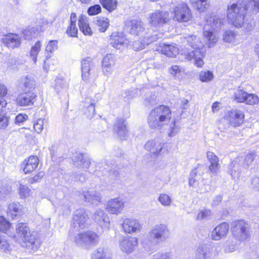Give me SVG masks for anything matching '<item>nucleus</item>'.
<instances>
[{"label":"nucleus","instance_id":"obj_36","mask_svg":"<svg viewBox=\"0 0 259 259\" xmlns=\"http://www.w3.org/2000/svg\"><path fill=\"white\" fill-rule=\"evenodd\" d=\"M209 249L206 245H200L196 250L195 259H207Z\"/></svg>","mask_w":259,"mask_h":259},{"label":"nucleus","instance_id":"obj_37","mask_svg":"<svg viewBox=\"0 0 259 259\" xmlns=\"http://www.w3.org/2000/svg\"><path fill=\"white\" fill-rule=\"evenodd\" d=\"M162 54L169 57H174L178 54V49L170 45L163 46L161 49Z\"/></svg>","mask_w":259,"mask_h":259},{"label":"nucleus","instance_id":"obj_44","mask_svg":"<svg viewBox=\"0 0 259 259\" xmlns=\"http://www.w3.org/2000/svg\"><path fill=\"white\" fill-rule=\"evenodd\" d=\"M213 74L210 71H201L199 72V77L202 82H209L213 79Z\"/></svg>","mask_w":259,"mask_h":259},{"label":"nucleus","instance_id":"obj_14","mask_svg":"<svg viewBox=\"0 0 259 259\" xmlns=\"http://www.w3.org/2000/svg\"><path fill=\"white\" fill-rule=\"evenodd\" d=\"M124 201L119 197L111 199L106 204V209L110 214L118 215L124 207Z\"/></svg>","mask_w":259,"mask_h":259},{"label":"nucleus","instance_id":"obj_16","mask_svg":"<svg viewBox=\"0 0 259 259\" xmlns=\"http://www.w3.org/2000/svg\"><path fill=\"white\" fill-rule=\"evenodd\" d=\"M168 19V12L157 11L150 15L149 22L152 26L156 27L166 23Z\"/></svg>","mask_w":259,"mask_h":259},{"label":"nucleus","instance_id":"obj_48","mask_svg":"<svg viewBox=\"0 0 259 259\" xmlns=\"http://www.w3.org/2000/svg\"><path fill=\"white\" fill-rule=\"evenodd\" d=\"M245 100L244 103L248 105H254L258 103V97L253 94L247 93V96H246Z\"/></svg>","mask_w":259,"mask_h":259},{"label":"nucleus","instance_id":"obj_46","mask_svg":"<svg viewBox=\"0 0 259 259\" xmlns=\"http://www.w3.org/2000/svg\"><path fill=\"white\" fill-rule=\"evenodd\" d=\"M194 7L200 12H203L208 7L207 0H198L193 3Z\"/></svg>","mask_w":259,"mask_h":259},{"label":"nucleus","instance_id":"obj_49","mask_svg":"<svg viewBox=\"0 0 259 259\" xmlns=\"http://www.w3.org/2000/svg\"><path fill=\"white\" fill-rule=\"evenodd\" d=\"M184 71V69L183 67H180L178 65H172L169 68V72L173 76H178L180 75L182 72Z\"/></svg>","mask_w":259,"mask_h":259},{"label":"nucleus","instance_id":"obj_17","mask_svg":"<svg viewBox=\"0 0 259 259\" xmlns=\"http://www.w3.org/2000/svg\"><path fill=\"white\" fill-rule=\"evenodd\" d=\"M113 131L114 134L120 139H125L128 134L125 120L122 118H117L113 125Z\"/></svg>","mask_w":259,"mask_h":259},{"label":"nucleus","instance_id":"obj_35","mask_svg":"<svg viewBox=\"0 0 259 259\" xmlns=\"http://www.w3.org/2000/svg\"><path fill=\"white\" fill-rule=\"evenodd\" d=\"M204 29L203 34L206 44L208 45L209 48H211L217 42L218 38L212 31L206 30V27H205Z\"/></svg>","mask_w":259,"mask_h":259},{"label":"nucleus","instance_id":"obj_43","mask_svg":"<svg viewBox=\"0 0 259 259\" xmlns=\"http://www.w3.org/2000/svg\"><path fill=\"white\" fill-rule=\"evenodd\" d=\"M247 93L242 90L238 89L234 94L233 97L235 101L238 103H244Z\"/></svg>","mask_w":259,"mask_h":259},{"label":"nucleus","instance_id":"obj_58","mask_svg":"<svg viewBox=\"0 0 259 259\" xmlns=\"http://www.w3.org/2000/svg\"><path fill=\"white\" fill-rule=\"evenodd\" d=\"M9 123V118L4 115L0 114V130H5Z\"/></svg>","mask_w":259,"mask_h":259},{"label":"nucleus","instance_id":"obj_60","mask_svg":"<svg viewBox=\"0 0 259 259\" xmlns=\"http://www.w3.org/2000/svg\"><path fill=\"white\" fill-rule=\"evenodd\" d=\"M101 7L99 5H95L90 7L88 10L89 15H95L101 12Z\"/></svg>","mask_w":259,"mask_h":259},{"label":"nucleus","instance_id":"obj_23","mask_svg":"<svg viewBox=\"0 0 259 259\" xmlns=\"http://www.w3.org/2000/svg\"><path fill=\"white\" fill-rule=\"evenodd\" d=\"M3 42L10 49L18 48L20 46L21 37L16 33H8L2 38Z\"/></svg>","mask_w":259,"mask_h":259},{"label":"nucleus","instance_id":"obj_15","mask_svg":"<svg viewBox=\"0 0 259 259\" xmlns=\"http://www.w3.org/2000/svg\"><path fill=\"white\" fill-rule=\"evenodd\" d=\"M138 245V239L133 237H124L119 241V248L124 253L130 254Z\"/></svg>","mask_w":259,"mask_h":259},{"label":"nucleus","instance_id":"obj_45","mask_svg":"<svg viewBox=\"0 0 259 259\" xmlns=\"http://www.w3.org/2000/svg\"><path fill=\"white\" fill-rule=\"evenodd\" d=\"M158 201L164 206H169L172 202L170 197L167 194H160L158 198Z\"/></svg>","mask_w":259,"mask_h":259},{"label":"nucleus","instance_id":"obj_11","mask_svg":"<svg viewBox=\"0 0 259 259\" xmlns=\"http://www.w3.org/2000/svg\"><path fill=\"white\" fill-rule=\"evenodd\" d=\"M176 19L179 22H187L192 17L191 11L188 5L184 3L179 4L174 9Z\"/></svg>","mask_w":259,"mask_h":259},{"label":"nucleus","instance_id":"obj_42","mask_svg":"<svg viewBox=\"0 0 259 259\" xmlns=\"http://www.w3.org/2000/svg\"><path fill=\"white\" fill-rule=\"evenodd\" d=\"M41 43L39 41H37L34 46H33L30 52V56L33 60L34 63L37 61V56L40 50Z\"/></svg>","mask_w":259,"mask_h":259},{"label":"nucleus","instance_id":"obj_12","mask_svg":"<svg viewBox=\"0 0 259 259\" xmlns=\"http://www.w3.org/2000/svg\"><path fill=\"white\" fill-rule=\"evenodd\" d=\"M125 29L130 34L139 36L145 31L143 22L140 20H128L125 22Z\"/></svg>","mask_w":259,"mask_h":259},{"label":"nucleus","instance_id":"obj_28","mask_svg":"<svg viewBox=\"0 0 259 259\" xmlns=\"http://www.w3.org/2000/svg\"><path fill=\"white\" fill-rule=\"evenodd\" d=\"M84 200L91 202L93 204L101 201V197L100 193L95 190H88L83 193Z\"/></svg>","mask_w":259,"mask_h":259},{"label":"nucleus","instance_id":"obj_52","mask_svg":"<svg viewBox=\"0 0 259 259\" xmlns=\"http://www.w3.org/2000/svg\"><path fill=\"white\" fill-rule=\"evenodd\" d=\"M10 223L4 217H0V231L5 233L10 228Z\"/></svg>","mask_w":259,"mask_h":259},{"label":"nucleus","instance_id":"obj_5","mask_svg":"<svg viewBox=\"0 0 259 259\" xmlns=\"http://www.w3.org/2000/svg\"><path fill=\"white\" fill-rule=\"evenodd\" d=\"M69 236L77 246L84 247L95 245L99 240V236L91 231L75 234L74 231H70Z\"/></svg>","mask_w":259,"mask_h":259},{"label":"nucleus","instance_id":"obj_22","mask_svg":"<svg viewBox=\"0 0 259 259\" xmlns=\"http://www.w3.org/2000/svg\"><path fill=\"white\" fill-rule=\"evenodd\" d=\"M115 60L113 55L109 54L104 57L102 61V70L105 76H109L113 72Z\"/></svg>","mask_w":259,"mask_h":259},{"label":"nucleus","instance_id":"obj_20","mask_svg":"<svg viewBox=\"0 0 259 259\" xmlns=\"http://www.w3.org/2000/svg\"><path fill=\"white\" fill-rule=\"evenodd\" d=\"M36 94L32 92H26L19 95L16 99L17 104L20 106H32L36 99Z\"/></svg>","mask_w":259,"mask_h":259},{"label":"nucleus","instance_id":"obj_27","mask_svg":"<svg viewBox=\"0 0 259 259\" xmlns=\"http://www.w3.org/2000/svg\"><path fill=\"white\" fill-rule=\"evenodd\" d=\"M112 253L108 248H98L92 254V259H112Z\"/></svg>","mask_w":259,"mask_h":259},{"label":"nucleus","instance_id":"obj_64","mask_svg":"<svg viewBox=\"0 0 259 259\" xmlns=\"http://www.w3.org/2000/svg\"><path fill=\"white\" fill-rule=\"evenodd\" d=\"M251 187L255 191H259V176H255L251 179Z\"/></svg>","mask_w":259,"mask_h":259},{"label":"nucleus","instance_id":"obj_50","mask_svg":"<svg viewBox=\"0 0 259 259\" xmlns=\"http://www.w3.org/2000/svg\"><path fill=\"white\" fill-rule=\"evenodd\" d=\"M12 191L11 187L9 186L0 187V199H3L10 195Z\"/></svg>","mask_w":259,"mask_h":259},{"label":"nucleus","instance_id":"obj_61","mask_svg":"<svg viewBox=\"0 0 259 259\" xmlns=\"http://www.w3.org/2000/svg\"><path fill=\"white\" fill-rule=\"evenodd\" d=\"M102 228L108 229L110 226V220L107 214L97 223Z\"/></svg>","mask_w":259,"mask_h":259},{"label":"nucleus","instance_id":"obj_54","mask_svg":"<svg viewBox=\"0 0 259 259\" xmlns=\"http://www.w3.org/2000/svg\"><path fill=\"white\" fill-rule=\"evenodd\" d=\"M78 29L76 24L70 23L69 27L67 28L66 32L67 34L72 37H77Z\"/></svg>","mask_w":259,"mask_h":259},{"label":"nucleus","instance_id":"obj_56","mask_svg":"<svg viewBox=\"0 0 259 259\" xmlns=\"http://www.w3.org/2000/svg\"><path fill=\"white\" fill-rule=\"evenodd\" d=\"M211 215V211L209 209H203L200 210L197 214V219L202 220L207 219Z\"/></svg>","mask_w":259,"mask_h":259},{"label":"nucleus","instance_id":"obj_4","mask_svg":"<svg viewBox=\"0 0 259 259\" xmlns=\"http://www.w3.org/2000/svg\"><path fill=\"white\" fill-rule=\"evenodd\" d=\"M247 7L244 4H233L227 8V18L233 26L237 28L242 27L244 24L245 16Z\"/></svg>","mask_w":259,"mask_h":259},{"label":"nucleus","instance_id":"obj_47","mask_svg":"<svg viewBox=\"0 0 259 259\" xmlns=\"http://www.w3.org/2000/svg\"><path fill=\"white\" fill-rule=\"evenodd\" d=\"M10 244L6 237L0 235V251L7 252L10 250Z\"/></svg>","mask_w":259,"mask_h":259},{"label":"nucleus","instance_id":"obj_30","mask_svg":"<svg viewBox=\"0 0 259 259\" xmlns=\"http://www.w3.org/2000/svg\"><path fill=\"white\" fill-rule=\"evenodd\" d=\"M207 157L210 163L209 169L212 173H216L219 169V158L212 152L207 153Z\"/></svg>","mask_w":259,"mask_h":259},{"label":"nucleus","instance_id":"obj_51","mask_svg":"<svg viewBox=\"0 0 259 259\" xmlns=\"http://www.w3.org/2000/svg\"><path fill=\"white\" fill-rule=\"evenodd\" d=\"M45 121L44 119L39 118L34 122L33 127L37 133H40L42 132Z\"/></svg>","mask_w":259,"mask_h":259},{"label":"nucleus","instance_id":"obj_8","mask_svg":"<svg viewBox=\"0 0 259 259\" xmlns=\"http://www.w3.org/2000/svg\"><path fill=\"white\" fill-rule=\"evenodd\" d=\"M251 227L243 220L234 221L232 224V232L233 237L240 241L246 240L250 237Z\"/></svg>","mask_w":259,"mask_h":259},{"label":"nucleus","instance_id":"obj_33","mask_svg":"<svg viewBox=\"0 0 259 259\" xmlns=\"http://www.w3.org/2000/svg\"><path fill=\"white\" fill-rule=\"evenodd\" d=\"M22 208L20 203L18 202H12L10 203L8 207V215L14 219L15 217L19 215L21 213Z\"/></svg>","mask_w":259,"mask_h":259},{"label":"nucleus","instance_id":"obj_31","mask_svg":"<svg viewBox=\"0 0 259 259\" xmlns=\"http://www.w3.org/2000/svg\"><path fill=\"white\" fill-rule=\"evenodd\" d=\"M125 38L117 33H113L110 36V42L111 46L116 49H120L125 42Z\"/></svg>","mask_w":259,"mask_h":259},{"label":"nucleus","instance_id":"obj_10","mask_svg":"<svg viewBox=\"0 0 259 259\" xmlns=\"http://www.w3.org/2000/svg\"><path fill=\"white\" fill-rule=\"evenodd\" d=\"M89 217L84 209L77 210L73 215L71 231L77 232L79 229H83L88 225Z\"/></svg>","mask_w":259,"mask_h":259},{"label":"nucleus","instance_id":"obj_21","mask_svg":"<svg viewBox=\"0 0 259 259\" xmlns=\"http://www.w3.org/2000/svg\"><path fill=\"white\" fill-rule=\"evenodd\" d=\"M229 225L224 222L217 226L212 230L211 234V239L218 241L225 237L229 232Z\"/></svg>","mask_w":259,"mask_h":259},{"label":"nucleus","instance_id":"obj_2","mask_svg":"<svg viewBox=\"0 0 259 259\" xmlns=\"http://www.w3.org/2000/svg\"><path fill=\"white\" fill-rule=\"evenodd\" d=\"M193 50L185 48L183 50V55L188 60H194V64L198 67H202L205 50L202 42L194 35H187L184 37Z\"/></svg>","mask_w":259,"mask_h":259},{"label":"nucleus","instance_id":"obj_55","mask_svg":"<svg viewBox=\"0 0 259 259\" xmlns=\"http://www.w3.org/2000/svg\"><path fill=\"white\" fill-rule=\"evenodd\" d=\"M236 34L232 31H227L223 35V39L227 42H232L235 38Z\"/></svg>","mask_w":259,"mask_h":259},{"label":"nucleus","instance_id":"obj_32","mask_svg":"<svg viewBox=\"0 0 259 259\" xmlns=\"http://www.w3.org/2000/svg\"><path fill=\"white\" fill-rule=\"evenodd\" d=\"M78 25L80 31L85 35H91L92 31L89 26L87 17L84 15H81L78 20Z\"/></svg>","mask_w":259,"mask_h":259},{"label":"nucleus","instance_id":"obj_63","mask_svg":"<svg viewBox=\"0 0 259 259\" xmlns=\"http://www.w3.org/2000/svg\"><path fill=\"white\" fill-rule=\"evenodd\" d=\"M152 259H172L170 253H158L153 256Z\"/></svg>","mask_w":259,"mask_h":259},{"label":"nucleus","instance_id":"obj_7","mask_svg":"<svg viewBox=\"0 0 259 259\" xmlns=\"http://www.w3.org/2000/svg\"><path fill=\"white\" fill-rule=\"evenodd\" d=\"M255 153L247 154L244 157H238L232 162L230 166V174L234 179L239 177L240 167L247 168L252 162L255 157Z\"/></svg>","mask_w":259,"mask_h":259},{"label":"nucleus","instance_id":"obj_62","mask_svg":"<svg viewBox=\"0 0 259 259\" xmlns=\"http://www.w3.org/2000/svg\"><path fill=\"white\" fill-rule=\"evenodd\" d=\"M104 211V210L101 209H98L96 210V211L95 212L94 215V219L95 220V222L98 223L101 220L104 218V217L106 215Z\"/></svg>","mask_w":259,"mask_h":259},{"label":"nucleus","instance_id":"obj_3","mask_svg":"<svg viewBox=\"0 0 259 259\" xmlns=\"http://www.w3.org/2000/svg\"><path fill=\"white\" fill-rule=\"evenodd\" d=\"M171 119V112L168 107L162 105L151 111L148 116V124L152 130H161Z\"/></svg>","mask_w":259,"mask_h":259},{"label":"nucleus","instance_id":"obj_53","mask_svg":"<svg viewBox=\"0 0 259 259\" xmlns=\"http://www.w3.org/2000/svg\"><path fill=\"white\" fill-rule=\"evenodd\" d=\"M58 49V41L56 40H50L46 47L47 52L52 53Z\"/></svg>","mask_w":259,"mask_h":259},{"label":"nucleus","instance_id":"obj_19","mask_svg":"<svg viewBox=\"0 0 259 259\" xmlns=\"http://www.w3.org/2000/svg\"><path fill=\"white\" fill-rule=\"evenodd\" d=\"M163 144L159 139L149 140L144 145V148L151 156H157L163 149Z\"/></svg>","mask_w":259,"mask_h":259},{"label":"nucleus","instance_id":"obj_40","mask_svg":"<svg viewBox=\"0 0 259 259\" xmlns=\"http://www.w3.org/2000/svg\"><path fill=\"white\" fill-rule=\"evenodd\" d=\"M200 176L197 174L196 169H193L190 174L189 185L193 188H196L199 184Z\"/></svg>","mask_w":259,"mask_h":259},{"label":"nucleus","instance_id":"obj_13","mask_svg":"<svg viewBox=\"0 0 259 259\" xmlns=\"http://www.w3.org/2000/svg\"><path fill=\"white\" fill-rule=\"evenodd\" d=\"M81 77L82 79L86 81H90L92 78L91 70L95 66L93 59L87 57L83 58L81 61Z\"/></svg>","mask_w":259,"mask_h":259},{"label":"nucleus","instance_id":"obj_59","mask_svg":"<svg viewBox=\"0 0 259 259\" xmlns=\"http://www.w3.org/2000/svg\"><path fill=\"white\" fill-rule=\"evenodd\" d=\"M143 42L144 40L142 39L134 41L133 43V49L136 51L144 49L146 45Z\"/></svg>","mask_w":259,"mask_h":259},{"label":"nucleus","instance_id":"obj_29","mask_svg":"<svg viewBox=\"0 0 259 259\" xmlns=\"http://www.w3.org/2000/svg\"><path fill=\"white\" fill-rule=\"evenodd\" d=\"M22 88L25 92H31L35 85V80L31 76H25L21 78Z\"/></svg>","mask_w":259,"mask_h":259},{"label":"nucleus","instance_id":"obj_41","mask_svg":"<svg viewBox=\"0 0 259 259\" xmlns=\"http://www.w3.org/2000/svg\"><path fill=\"white\" fill-rule=\"evenodd\" d=\"M159 37V34L157 32H153L151 34L146 33L142 39L144 40V44L146 46L155 41Z\"/></svg>","mask_w":259,"mask_h":259},{"label":"nucleus","instance_id":"obj_38","mask_svg":"<svg viewBox=\"0 0 259 259\" xmlns=\"http://www.w3.org/2000/svg\"><path fill=\"white\" fill-rule=\"evenodd\" d=\"M17 192L20 197L24 199L30 196L31 190L26 185L19 183Z\"/></svg>","mask_w":259,"mask_h":259},{"label":"nucleus","instance_id":"obj_1","mask_svg":"<svg viewBox=\"0 0 259 259\" xmlns=\"http://www.w3.org/2000/svg\"><path fill=\"white\" fill-rule=\"evenodd\" d=\"M14 237L22 247L33 252L36 251L41 244L37 233L30 231L27 224L24 223H19L16 225V233Z\"/></svg>","mask_w":259,"mask_h":259},{"label":"nucleus","instance_id":"obj_57","mask_svg":"<svg viewBox=\"0 0 259 259\" xmlns=\"http://www.w3.org/2000/svg\"><path fill=\"white\" fill-rule=\"evenodd\" d=\"M68 86V84L66 81L58 78L56 80V84L55 88L57 91L59 92L61 89H66Z\"/></svg>","mask_w":259,"mask_h":259},{"label":"nucleus","instance_id":"obj_6","mask_svg":"<svg viewBox=\"0 0 259 259\" xmlns=\"http://www.w3.org/2000/svg\"><path fill=\"white\" fill-rule=\"evenodd\" d=\"M244 118V112L241 110L235 109L227 112L220 120V123L223 124L224 129H227L230 126L237 127L243 123Z\"/></svg>","mask_w":259,"mask_h":259},{"label":"nucleus","instance_id":"obj_9","mask_svg":"<svg viewBox=\"0 0 259 259\" xmlns=\"http://www.w3.org/2000/svg\"><path fill=\"white\" fill-rule=\"evenodd\" d=\"M169 235V231L165 224H157L154 226L149 233V237L157 243L165 241Z\"/></svg>","mask_w":259,"mask_h":259},{"label":"nucleus","instance_id":"obj_34","mask_svg":"<svg viewBox=\"0 0 259 259\" xmlns=\"http://www.w3.org/2000/svg\"><path fill=\"white\" fill-rule=\"evenodd\" d=\"M95 24L97 29L101 32H104L109 26V20L105 17L98 18Z\"/></svg>","mask_w":259,"mask_h":259},{"label":"nucleus","instance_id":"obj_18","mask_svg":"<svg viewBox=\"0 0 259 259\" xmlns=\"http://www.w3.org/2000/svg\"><path fill=\"white\" fill-rule=\"evenodd\" d=\"M123 231L127 234H132L140 231L141 225L136 219L125 218L122 223Z\"/></svg>","mask_w":259,"mask_h":259},{"label":"nucleus","instance_id":"obj_26","mask_svg":"<svg viewBox=\"0 0 259 259\" xmlns=\"http://www.w3.org/2000/svg\"><path fill=\"white\" fill-rule=\"evenodd\" d=\"M206 24L213 30H218L223 25V19L214 13L210 14L206 18Z\"/></svg>","mask_w":259,"mask_h":259},{"label":"nucleus","instance_id":"obj_39","mask_svg":"<svg viewBox=\"0 0 259 259\" xmlns=\"http://www.w3.org/2000/svg\"><path fill=\"white\" fill-rule=\"evenodd\" d=\"M100 3L105 9L110 12L114 10L117 5L116 0H100Z\"/></svg>","mask_w":259,"mask_h":259},{"label":"nucleus","instance_id":"obj_25","mask_svg":"<svg viewBox=\"0 0 259 259\" xmlns=\"http://www.w3.org/2000/svg\"><path fill=\"white\" fill-rule=\"evenodd\" d=\"M39 160L37 157L31 156L25 160L22 164V168L25 174L32 172L37 167Z\"/></svg>","mask_w":259,"mask_h":259},{"label":"nucleus","instance_id":"obj_24","mask_svg":"<svg viewBox=\"0 0 259 259\" xmlns=\"http://www.w3.org/2000/svg\"><path fill=\"white\" fill-rule=\"evenodd\" d=\"M72 161L75 166L83 169H88L91 164V160L80 153H76L73 156Z\"/></svg>","mask_w":259,"mask_h":259}]
</instances>
